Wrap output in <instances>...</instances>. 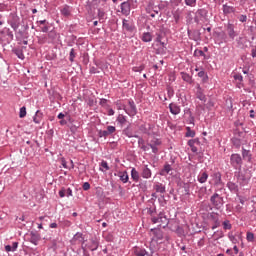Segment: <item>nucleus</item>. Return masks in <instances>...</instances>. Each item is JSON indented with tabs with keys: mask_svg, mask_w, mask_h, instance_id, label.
Listing matches in <instances>:
<instances>
[{
	"mask_svg": "<svg viewBox=\"0 0 256 256\" xmlns=\"http://www.w3.org/2000/svg\"><path fill=\"white\" fill-rule=\"evenodd\" d=\"M19 247V242H13L12 246L11 245H6L5 246V251L7 253H15V251H17V248Z\"/></svg>",
	"mask_w": 256,
	"mask_h": 256,
	"instance_id": "33",
	"label": "nucleus"
},
{
	"mask_svg": "<svg viewBox=\"0 0 256 256\" xmlns=\"http://www.w3.org/2000/svg\"><path fill=\"white\" fill-rule=\"evenodd\" d=\"M147 213L148 215H150L151 217H154V213H157V208L156 207H150V208H147Z\"/></svg>",
	"mask_w": 256,
	"mask_h": 256,
	"instance_id": "54",
	"label": "nucleus"
},
{
	"mask_svg": "<svg viewBox=\"0 0 256 256\" xmlns=\"http://www.w3.org/2000/svg\"><path fill=\"white\" fill-rule=\"evenodd\" d=\"M230 165L236 171H241V168L243 167V158L241 157V154H232L230 156Z\"/></svg>",
	"mask_w": 256,
	"mask_h": 256,
	"instance_id": "2",
	"label": "nucleus"
},
{
	"mask_svg": "<svg viewBox=\"0 0 256 256\" xmlns=\"http://www.w3.org/2000/svg\"><path fill=\"white\" fill-rule=\"evenodd\" d=\"M236 179H237V183H239V185L241 187H245V185H249V181H251V171L249 170H237L234 173Z\"/></svg>",
	"mask_w": 256,
	"mask_h": 256,
	"instance_id": "1",
	"label": "nucleus"
},
{
	"mask_svg": "<svg viewBox=\"0 0 256 256\" xmlns=\"http://www.w3.org/2000/svg\"><path fill=\"white\" fill-rule=\"evenodd\" d=\"M115 131H117V128H115V126H107L106 132L108 133V135H113Z\"/></svg>",
	"mask_w": 256,
	"mask_h": 256,
	"instance_id": "53",
	"label": "nucleus"
},
{
	"mask_svg": "<svg viewBox=\"0 0 256 256\" xmlns=\"http://www.w3.org/2000/svg\"><path fill=\"white\" fill-rule=\"evenodd\" d=\"M180 75L182 77V80L185 81V83H189V85L193 83V76H191L189 73L181 72Z\"/></svg>",
	"mask_w": 256,
	"mask_h": 256,
	"instance_id": "32",
	"label": "nucleus"
},
{
	"mask_svg": "<svg viewBox=\"0 0 256 256\" xmlns=\"http://www.w3.org/2000/svg\"><path fill=\"white\" fill-rule=\"evenodd\" d=\"M15 36L17 41H23V39H27V33H25L23 30L17 29L15 31Z\"/></svg>",
	"mask_w": 256,
	"mask_h": 256,
	"instance_id": "31",
	"label": "nucleus"
},
{
	"mask_svg": "<svg viewBox=\"0 0 256 256\" xmlns=\"http://www.w3.org/2000/svg\"><path fill=\"white\" fill-rule=\"evenodd\" d=\"M227 187L231 193H239V186L235 182H228Z\"/></svg>",
	"mask_w": 256,
	"mask_h": 256,
	"instance_id": "39",
	"label": "nucleus"
},
{
	"mask_svg": "<svg viewBox=\"0 0 256 256\" xmlns=\"http://www.w3.org/2000/svg\"><path fill=\"white\" fill-rule=\"evenodd\" d=\"M27 115V108L25 106L20 108L19 117L20 119H23Z\"/></svg>",
	"mask_w": 256,
	"mask_h": 256,
	"instance_id": "52",
	"label": "nucleus"
},
{
	"mask_svg": "<svg viewBox=\"0 0 256 256\" xmlns=\"http://www.w3.org/2000/svg\"><path fill=\"white\" fill-rule=\"evenodd\" d=\"M143 146H145V140L138 136V147L141 149Z\"/></svg>",
	"mask_w": 256,
	"mask_h": 256,
	"instance_id": "57",
	"label": "nucleus"
},
{
	"mask_svg": "<svg viewBox=\"0 0 256 256\" xmlns=\"http://www.w3.org/2000/svg\"><path fill=\"white\" fill-rule=\"evenodd\" d=\"M226 31H227V34H228V37L234 41L235 40V37H237V32L235 31V25L229 23L226 27Z\"/></svg>",
	"mask_w": 256,
	"mask_h": 256,
	"instance_id": "18",
	"label": "nucleus"
},
{
	"mask_svg": "<svg viewBox=\"0 0 256 256\" xmlns=\"http://www.w3.org/2000/svg\"><path fill=\"white\" fill-rule=\"evenodd\" d=\"M196 97L199 99V101H203V103H207V96L203 93V88H201V85L196 86Z\"/></svg>",
	"mask_w": 256,
	"mask_h": 256,
	"instance_id": "20",
	"label": "nucleus"
},
{
	"mask_svg": "<svg viewBox=\"0 0 256 256\" xmlns=\"http://www.w3.org/2000/svg\"><path fill=\"white\" fill-rule=\"evenodd\" d=\"M7 23L10 25L13 31H17V29H19L21 26V18L15 13H10Z\"/></svg>",
	"mask_w": 256,
	"mask_h": 256,
	"instance_id": "5",
	"label": "nucleus"
},
{
	"mask_svg": "<svg viewBox=\"0 0 256 256\" xmlns=\"http://www.w3.org/2000/svg\"><path fill=\"white\" fill-rule=\"evenodd\" d=\"M242 157L243 159H246L248 161V163H251L253 156L251 155V151L242 148Z\"/></svg>",
	"mask_w": 256,
	"mask_h": 256,
	"instance_id": "37",
	"label": "nucleus"
},
{
	"mask_svg": "<svg viewBox=\"0 0 256 256\" xmlns=\"http://www.w3.org/2000/svg\"><path fill=\"white\" fill-rule=\"evenodd\" d=\"M238 20L240 21V23H247V15L242 14L238 16Z\"/></svg>",
	"mask_w": 256,
	"mask_h": 256,
	"instance_id": "56",
	"label": "nucleus"
},
{
	"mask_svg": "<svg viewBox=\"0 0 256 256\" xmlns=\"http://www.w3.org/2000/svg\"><path fill=\"white\" fill-rule=\"evenodd\" d=\"M119 177L120 181L123 183H129V174L127 171H120L116 174Z\"/></svg>",
	"mask_w": 256,
	"mask_h": 256,
	"instance_id": "27",
	"label": "nucleus"
},
{
	"mask_svg": "<svg viewBox=\"0 0 256 256\" xmlns=\"http://www.w3.org/2000/svg\"><path fill=\"white\" fill-rule=\"evenodd\" d=\"M222 11L224 15H231V13H235V7L224 4L222 6Z\"/></svg>",
	"mask_w": 256,
	"mask_h": 256,
	"instance_id": "35",
	"label": "nucleus"
},
{
	"mask_svg": "<svg viewBox=\"0 0 256 256\" xmlns=\"http://www.w3.org/2000/svg\"><path fill=\"white\" fill-rule=\"evenodd\" d=\"M40 31L42 33H48L49 32V24H45L44 26L40 27Z\"/></svg>",
	"mask_w": 256,
	"mask_h": 256,
	"instance_id": "60",
	"label": "nucleus"
},
{
	"mask_svg": "<svg viewBox=\"0 0 256 256\" xmlns=\"http://www.w3.org/2000/svg\"><path fill=\"white\" fill-rule=\"evenodd\" d=\"M116 122L119 126L123 127L124 125H127V116L123 114H119L116 118Z\"/></svg>",
	"mask_w": 256,
	"mask_h": 256,
	"instance_id": "34",
	"label": "nucleus"
},
{
	"mask_svg": "<svg viewBox=\"0 0 256 256\" xmlns=\"http://www.w3.org/2000/svg\"><path fill=\"white\" fill-rule=\"evenodd\" d=\"M152 223L156 224V223H162V227L163 229H165V227H167L169 225V218H167V215H165V212H160L157 216H153L151 218Z\"/></svg>",
	"mask_w": 256,
	"mask_h": 256,
	"instance_id": "8",
	"label": "nucleus"
},
{
	"mask_svg": "<svg viewBox=\"0 0 256 256\" xmlns=\"http://www.w3.org/2000/svg\"><path fill=\"white\" fill-rule=\"evenodd\" d=\"M122 134H124L125 137H128V139H132V137L139 138V135L133 134V128H131V123H129L128 126L122 130Z\"/></svg>",
	"mask_w": 256,
	"mask_h": 256,
	"instance_id": "21",
	"label": "nucleus"
},
{
	"mask_svg": "<svg viewBox=\"0 0 256 256\" xmlns=\"http://www.w3.org/2000/svg\"><path fill=\"white\" fill-rule=\"evenodd\" d=\"M198 77L202 79V83H207L209 81V75H207V72H205V70L199 71Z\"/></svg>",
	"mask_w": 256,
	"mask_h": 256,
	"instance_id": "40",
	"label": "nucleus"
},
{
	"mask_svg": "<svg viewBox=\"0 0 256 256\" xmlns=\"http://www.w3.org/2000/svg\"><path fill=\"white\" fill-rule=\"evenodd\" d=\"M33 121L36 125H39L43 121V112L41 110H37L35 115L33 116Z\"/></svg>",
	"mask_w": 256,
	"mask_h": 256,
	"instance_id": "30",
	"label": "nucleus"
},
{
	"mask_svg": "<svg viewBox=\"0 0 256 256\" xmlns=\"http://www.w3.org/2000/svg\"><path fill=\"white\" fill-rule=\"evenodd\" d=\"M210 203L216 209L219 211L223 207V196L219 195V193L215 192L211 197H210Z\"/></svg>",
	"mask_w": 256,
	"mask_h": 256,
	"instance_id": "7",
	"label": "nucleus"
},
{
	"mask_svg": "<svg viewBox=\"0 0 256 256\" xmlns=\"http://www.w3.org/2000/svg\"><path fill=\"white\" fill-rule=\"evenodd\" d=\"M100 171H102L103 173H105V171H109V164L107 163V161L105 160H102L101 163H100Z\"/></svg>",
	"mask_w": 256,
	"mask_h": 256,
	"instance_id": "44",
	"label": "nucleus"
},
{
	"mask_svg": "<svg viewBox=\"0 0 256 256\" xmlns=\"http://www.w3.org/2000/svg\"><path fill=\"white\" fill-rule=\"evenodd\" d=\"M246 239L248 243H253L255 241V234H253L252 232H247Z\"/></svg>",
	"mask_w": 256,
	"mask_h": 256,
	"instance_id": "49",
	"label": "nucleus"
},
{
	"mask_svg": "<svg viewBox=\"0 0 256 256\" xmlns=\"http://www.w3.org/2000/svg\"><path fill=\"white\" fill-rule=\"evenodd\" d=\"M251 57H253V59L256 57V45L251 50Z\"/></svg>",
	"mask_w": 256,
	"mask_h": 256,
	"instance_id": "64",
	"label": "nucleus"
},
{
	"mask_svg": "<svg viewBox=\"0 0 256 256\" xmlns=\"http://www.w3.org/2000/svg\"><path fill=\"white\" fill-rule=\"evenodd\" d=\"M36 25H37L38 27H42V25H43V26L49 25V22H47V20H38V21L36 22Z\"/></svg>",
	"mask_w": 256,
	"mask_h": 256,
	"instance_id": "55",
	"label": "nucleus"
},
{
	"mask_svg": "<svg viewBox=\"0 0 256 256\" xmlns=\"http://www.w3.org/2000/svg\"><path fill=\"white\" fill-rule=\"evenodd\" d=\"M70 243L71 245H77V243H81L82 249H85V247H83V245L85 244V235H83V233L81 232H77L71 239Z\"/></svg>",
	"mask_w": 256,
	"mask_h": 256,
	"instance_id": "12",
	"label": "nucleus"
},
{
	"mask_svg": "<svg viewBox=\"0 0 256 256\" xmlns=\"http://www.w3.org/2000/svg\"><path fill=\"white\" fill-rule=\"evenodd\" d=\"M151 232L153 233V237L150 243V251L153 254L155 253V249H153L152 245L153 243H159V241H163V230L159 228H153L151 229Z\"/></svg>",
	"mask_w": 256,
	"mask_h": 256,
	"instance_id": "4",
	"label": "nucleus"
},
{
	"mask_svg": "<svg viewBox=\"0 0 256 256\" xmlns=\"http://www.w3.org/2000/svg\"><path fill=\"white\" fill-rule=\"evenodd\" d=\"M207 179H209V174H207V172H200L198 174V177H197V180L200 182V183H207Z\"/></svg>",
	"mask_w": 256,
	"mask_h": 256,
	"instance_id": "38",
	"label": "nucleus"
},
{
	"mask_svg": "<svg viewBox=\"0 0 256 256\" xmlns=\"http://www.w3.org/2000/svg\"><path fill=\"white\" fill-rule=\"evenodd\" d=\"M168 109L172 115H179L181 113V106L175 102L170 103Z\"/></svg>",
	"mask_w": 256,
	"mask_h": 256,
	"instance_id": "22",
	"label": "nucleus"
},
{
	"mask_svg": "<svg viewBox=\"0 0 256 256\" xmlns=\"http://www.w3.org/2000/svg\"><path fill=\"white\" fill-rule=\"evenodd\" d=\"M197 145H201L199 138H194L188 141V146L190 147L192 153H197L199 151Z\"/></svg>",
	"mask_w": 256,
	"mask_h": 256,
	"instance_id": "17",
	"label": "nucleus"
},
{
	"mask_svg": "<svg viewBox=\"0 0 256 256\" xmlns=\"http://www.w3.org/2000/svg\"><path fill=\"white\" fill-rule=\"evenodd\" d=\"M122 15L126 17L131 14V3L129 1L122 2L120 5Z\"/></svg>",
	"mask_w": 256,
	"mask_h": 256,
	"instance_id": "16",
	"label": "nucleus"
},
{
	"mask_svg": "<svg viewBox=\"0 0 256 256\" xmlns=\"http://www.w3.org/2000/svg\"><path fill=\"white\" fill-rule=\"evenodd\" d=\"M88 249L90 251H97V249H99V241H97V239L95 238L90 239V244L88 245Z\"/></svg>",
	"mask_w": 256,
	"mask_h": 256,
	"instance_id": "29",
	"label": "nucleus"
},
{
	"mask_svg": "<svg viewBox=\"0 0 256 256\" xmlns=\"http://www.w3.org/2000/svg\"><path fill=\"white\" fill-rule=\"evenodd\" d=\"M162 144H163V142L159 138H153L150 141V143H148V145L150 146V149H152V153L154 155H157V153H159V147H161Z\"/></svg>",
	"mask_w": 256,
	"mask_h": 256,
	"instance_id": "11",
	"label": "nucleus"
},
{
	"mask_svg": "<svg viewBox=\"0 0 256 256\" xmlns=\"http://www.w3.org/2000/svg\"><path fill=\"white\" fill-rule=\"evenodd\" d=\"M62 167H64V169H74L75 168V164H73V160H70V166L67 165V161L62 160Z\"/></svg>",
	"mask_w": 256,
	"mask_h": 256,
	"instance_id": "46",
	"label": "nucleus"
},
{
	"mask_svg": "<svg viewBox=\"0 0 256 256\" xmlns=\"http://www.w3.org/2000/svg\"><path fill=\"white\" fill-rule=\"evenodd\" d=\"M14 37L13 31H11L10 28L4 27L2 30H0V39L7 45L13 41Z\"/></svg>",
	"mask_w": 256,
	"mask_h": 256,
	"instance_id": "3",
	"label": "nucleus"
},
{
	"mask_svg": "<svg viewBox=\"0 0 256 256\" xmlns=\"http://www.w3.org/2000/svg\"><path fill=\"white\" fill-rule=\"evenodd\" d=\"M186 7H196L197 0H184Z\"/></svg>",
	"mask_w": 256,
	"mask_h": 256,
	"instance_id": "47",
	"label": "nucleus"
},
{
	"mask_svg": "<svg viewBox=\"0 0 256 256\" xmlns=\"http://www.w3.org/2000/svg\"><path fill=\"white\" fill-rule=\"evenodd\" d=\"M28 241L29 243H32V245H39V241H41V234L37 231H31Z\"/></svg>",
	"mask_w": 256,
	"mask_h": 256,
	"instance_id": "13",
	"label": "nucleus"
},
{
	"mask_svg": "<svg viewBox=\"0 0 256 256\" xmlns=\"http://www.w3.org/2000/svg\"><path fill=\"white\" fill-rule=\"evenodd\" d=\"M207 15H209V11H207V9H198L194 16L195 23H199L200 21L205 22V20L207 19Z\"/></svg>",
	"mask_w": 256,
	"mask_h": 256,
	"instance_id": "10",
	"label": "nucleus"
},
{
	"mask_svg": "<svg viewBox=\"0 0 256 256\" xmlns=\"http://www.w3.org/2000/svg\"><path fill=\"white\" fill-rule=\"evenodd\" d=\"M228 239L231 241V243H233L234 245H237L238 240H237V237L233 235V233H228Z\"/></svg>",
	"mask_w": 256,
	"mask_h": 256,
	"instance_id": "51",
	"label": "nucleus"
},
{
	"mask_svg": "<svg viewBox=\"0 0 256 256\" xmlns=\"http://www.w3.org/2000/svg\"><path fill=\"white\" fill-rule=\"evenodd\" d=\"M131 179L134 181V183H139V179H141V175H139V171H137V169L135 168L131 169Z\"/></svg>",
	"mask_w": 256,
	"mask_h": 256,
	"instance_id": "36",
	"label": "nucleus"
},
{
	"mask_svg": "<svg viewBox=\"0 0 256 256\" xmlns=\"http://www.w3.org/2000/svg\"><path fill=\"white\" fill-rule=\"evenodd\" d=\"M140 39L143 43H151L153 41V34L151 32H143Z\"/></svg>",
	"mask_w": 256,
	"mask_h": 256,
	"instance_id": "25",
	"label": "nucleus"
},
{
	"mask_svg": "<svg viewBox=\"0 0 256 256\" xmlns=\"http://www.w3.org/2000/svg\"><path fill=\"white\" fill-rule=\"evenodd\" d=\"M82 188L83 191H89V189H91V184L89 182H84Z\"/></svg>",
	"mask_w": 256,
	"mask_h": 256,
	"instance_id": "59",
	"label": "nucleus"
},
{
	"mask_svg": "<svg viewBox=\"0 0 256 256\" xmlns=\"http://www.w3.org/2000/svg\"><path fill=\"white\" fill-rule=\"evenodd\" d=\"M140 176L142 179H151L153 172L150 170L149 165H143L141 167Z\"/></svg>",
	"mask_w": 256,
	"mask_h": 256,
	"instance_id": "15",
	"label": "nucleus"
},
{
	"mask_svg": "<svg viewBox=\"0 0 256 256\" xmlns=\"http://www.w3.org/2000/svg\"><path fill=\"white\" fill-rule=\"evenodd\" d=\"M14 55H16V57H18V59H21V61H23L25 59V54H23V50L16 48L13 50Z\"/></svg>",
	"mask_w": 256,
	"mask_h": 256,
	"instance_id": "42",
	"label": "nucleus"
},
{
	"mask_svg": "<svg viewBox=\"0 0 256 256\" xmlns=\"http://www.w3.org/2000/svg\"><path fill=\"white\" fill-rule=\"evenodd\" d=\"M171 171H173V167L171 166V164L166 163L164 167L160 170L159 175H161V177H167V175H169Z\"/></svg>",
	"mask_w": 256,
	"mask_h": 256,
	"instance_id": "24",
	"label": "nucleus"
},
{
	"mask_svg": "<svg viewBox=\"0 0 256 256\" xmlns=\"http://www.w3.org/2000/svg\"><path fill=\"white\" fill-rule=\"evenodd\" d=\"M167 93H168L169 99H171V97H173L175 95V92L173 91V88H171V87L167 88Z\"/></svg>",
	"mask_w": 256,
	"mask_h": 256,
	"instance_id": "61",
	"label": "nucleus"
},
{
	"mask_svg": "<svg viewBox=\"0 0 256 256\" xmlns=\"http://www.w3.org/2000/svg\"><path fill=\"white\" fill-rule=\"evenodd\" d=\"M176 233H177V235L181 236V235H184L185 230H183V228L181 226H177Z\"/></svg>",
	"mask_w": 256,
	"mask_h": 256,
	"instance_id": "58",
	"label": "nucleus"
},
{
	"mask_svg": "<svg viewBox=\"0 0 256 256\" xmlns=\"http://www.w3.org/2000/svg\"><path fill=\"white\" fill-rule=\"evenodd\" d=\"M222 225H223V229L225 231H230V229H233V225L231 224V221H229V220H224Z\"/></svg>",
	"mask_w": 256,
	"mask_h": 256,
	"instance_id": "43",
	"label": "nucleus"
},
{
	"mask_svg": "<svg viewBox=\"0 0 256 256\" xmlns=\"http://www.w3.org/2000/svg\"><path fill=\"white\" fill-rule=\"evenodd\" d=\"M61 15L64 17H69L71 15V7L69 5H65L61 10H60Z\"/></svg>",
	"mask_w": 256,
	"mask_h": 256,
	"instance_id": "41",
	"label": "nucleus"
},
{
	"mask_svg": "<svg viewBox=\"0 0 256 256\" xmlns=\"http://www.w3.org/2000/svg\"><path fill=\"white\" fill-rule=\"evenodd\" d=\"M212 179L214 181V185H221L223 180L221 179V172L217 171L212 174Z\"/></svg>",
	"mask_w": 256,
	"mask_h": 256,
	"instance_id": "28",
	"label": "nucleus"
},
{
	"mask_svg": "<svg viewBox=\"0 0 256 256\" xmlns=\"http://www.w3.org/2000/svg\"><path fill=\"white\" fill-rule=\"evenodd\" d=\"M124 111L129 117H135V115H137V105L133 99L128 100V106L124 108Z\"/></svg>",
	"mask_w": 256,
	"mask_h": 256,
	"instance_id": "9",
	"label": "nucleus"
},
{
	"mask_svg": "<svg viewBox=\"0 0 256 256\" xmlns=\"http://www.w3.org/2000/svg\"><path fill=\"white\" fill-rule=\"evenodd\" d=\"M185 137H195V130H192L191 126L186 127Z\"/></svg>",
	"mask_w": 256,
	"mask_h": 256,
	"instance_id": "45",
	"label": "nucleus"
},
{
	"mask_svg": "<svg viewBox=\"0 0 256 256\" xmlns=\"http://www.w3.org/2000/svg\"><path fill=\"white\" fill-rule=\"evenodd\" d=\"M115 105H116L118 111H121V110L125 111L126 105L123 104V103L121 102V100L116 101V102H115Z\"/></svg>",
	"mask_w": 256,
	"mask_h": 256,
	"instance_id": "50",
	"label": "nucleus"
},
{
	"mask_svg": "<svg viewBox=\"0 0 256 256\" xmlns=\"http://www.w3.org/2000/svg\"><path fill=\"white\" fill-rule=\"evenodd\" d=\"M184 113L186 115H189L188 118L186 119L187 125H192V127H195V116H193V113L191 112V109L185 108Z\"/></svg>",
	"mask_w": 256,
	"mask_h": 256,
	"instance_id": "19",
	"label": "nucleus"
},
{
	"mask_svg": "<svg viewBox=\"0 0 256 256\" xmlns=\"http://www.w3.org/2000/svg\"><path fill=\"white\" fill-rule=\"evenodd\" d=\"M154 190L156 191V193H166V188H165V185L163 183H160V182H156L153 186Z\"/></svg>",
	"mask_w": 256,
	"mask_h": 256,
	"instance_id": "26",
	"label": "nucleus"
},
{
	"mask_svg": "<svg viewBox=\"0 0 256 256\" xmlns=\"http://www.w3.org/2000/svg\"><path fill=\"white\" fill-rule=\"evenodd\" d=\"M136 27H135V22L133 20L129 19H122V33L127 34V33H135Z\"/></svg>",
	"mask_w": 256,
	"mask_h": 256,
	"instance_id": "6",
	"label": "nucleus"
},
{
	"mask_svg": "<svg viewBox=\"0 0 256 256\" xmlns=\"http://www.w3.org/2000/svg\"><path fill=\"white\" fill-rule=\"evenodd\" d=\"M132 253H133L134 256H146V255H149V252H147V250L145 248H141V247H138V246H135L132 249Z\"/></svg>",
	"mask_w": 256,
	"mask_h": 256,
	"instance_id": "23",
	"label": "nucleus"
},
{
	"mask_svg": "<svg viewBox=\"0 0 256 256\" xmlns=\"http://www.w3.org/2000/svg\"><path fill=\"white\" fill-rule=\"evenodd\" d=\"M210 221H213L214 225L212 226V230L217 229L218 227H221V221H219V213L217 212H211L209 214Z\"/></svg>",
	"mask_w": 256,
	"mask_h": 256,
	"instance_id": "14",
	"label": "nucleus"
},
{
	"mask_svg": "<svg viewBox=\"0 0 256 256\" xmlns=\"http://www.w3.org/2000/svg\"><path fill=\"white\" fill-rule=\"evenodd\" d=\"M98 135L99 137H109L107 130H100Z\"/></svg>",
	"mask_w": 256,
	"mask_h": 256,
	"instance_id": "62",
	"label": "nucleus"
},
{
	"mask_svg": "<svg viewBox=\"0 0 256 256\" xmlns=\"http://www.w3.org/2000/svg\"><path fill=\"white\" fill-rule=\"evenodd\" d=\"M75 57H77V54L75 53V48H72L69 53L70 63H73L75 61Z\"/></svg>",
	"mask_w": 256,
	"mask_h": 256,
	"instance_id": "48",
	"label": "nucleus"
},
{
	"mask_svg": "<svg viewBox=\"0 0 256 256\" xmlns=\"http://www.w3.org/2000/svg\"><path fill=\"white\" fill-rule=\"evenodd\" d=\"M235 81H239L240 83L243 81V75L241 74H236L234 75Z\"/></svg>",
	"mask_w": 256,
	"mask_h": 256,
	"instance_id": "63",
	"label": "nucleus"
}]
</instances>
